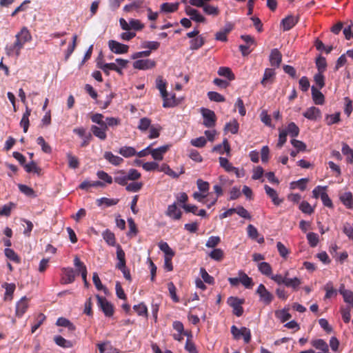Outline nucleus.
I'll return each instance as SVG.
<instances>
[{
	"label": "nucleus",
	"instance_id": "nucleus-1",
	"mask_svg": "<svg viewBox=\"0 0 353 353\" xmlns=\"http://www.w3.org/2000/svg\"><path fill=\"white\" fill-rule=\"evenodd\" d=\"M16 41L10 47V50L15 52L17 56L20 54L21 50L23 48L24 44L31 41L32 36L26 27L21 28V31L15 36Z\"/></svg>",
	"mask_w": 353,
	"mask_h": 353
},
{
	"label": "nucleus",
	"instance_id": "nucleus-2",
	"mask_svg": "<svg viewBox=\"0 0 353 353\" xmlns=\"http://www.w3.org/2000/svg\"><path fill=\"white\" fill-rule=\"evenodd\" d=\"M166 85L167 83L163 80V77L159 76L156 79V86L157 88L160 91L161 97L163 98V108H170L176 105V103L174 100L169 99L168 93L166 90Z\"/></svg>",
	"mask_w": 353,
	"mask_h": 353
},
{
	"label": "nucleus",
	"instance_id": "nucleus-3",
	"mask_svg": "<svg viewBox=\"0 0 353 353\" xmlns=\"http://www.w3.org/2000/svg\"><path fill=\"white\" fill-rule=\"evenodd\" d=\"M97 299V305L102 310L106 317H112L114 313V307L113 304L108 301L104 296L99 294L96 295Z\"/></svg>",
	"mask_w": 353,
	"mask_h": 353
},
{
	"label": "nucleus",
	"instance_id": "nucleus-4",
	"mask_svg": "<svg viewBox=\"0 0 353 353\" xmlns=\"http://www.w3.org/2000/svg\"><path fill=\"white\" fill-rule=\"evenodd\" d=\"M231 333L236 340H239L243 336L245 343H249L251 341V332L248 327H242L241 329H239L236 325H232L231 327Z\"/></svg>",
	"mask_w": 353,
	"mask_h": 353
},
{
	"label": "nucleus",
	"instance_id": "nucleus-5",
	"mask_svg": "<svg viewBox=\"0 0 353 353\" xmlns=\"http://www.w3.org/2000/svg\"><path fill=\"white\" fill-rule=\"evenodd\" d=\"M201 113L203 116V125L208 128H213L216 125V116L214 111L202 108L201 109Z\"/></svg>",
	"mask_w": 353,
	"mask_h": 353
},
{
	"label": "nucleus",
	"instance_id": "nucleus-6",
	"mask_svg": "<svg viewBox=\"0 0 353 353\" xmlns=\"http://www.w3.org/2000/svg\"><path fill=\"white\" fill-rule=\"evenodd\" d=\"M228 304L233 308V314L236 316H242L243 313V308L242 305L244 303V299H241L238 297L230 296L227 301Z\"/></svg>",
	"mask_w": 353,
	"mask_h": 353
},
{
	"label": "nucleus",
	"instance_id": "nucleus-7",
	"mask_svg": "<svg viewBox=\"0 0 353 353\" xmlns=\"http://www.w3.org/2000/svg\"><path fill=\"white\" fill-rule=\"evenodd\" d=\"M256 294L259 296V300L265 305H270L273 299V294L270 292L263 284H260L256 291Z\"/></svg>",
	"mask_w": 353,
	"mask_h": 353
},
{
	"label": "nucleus",
	"instance_id": "nucleus-8",
	"mask_svg": "<svg viewBox=\"0 0 353 353\" xmlns=\"http://www.w3.org/2000/svg\"><path fill=\"white\" fill-rule=\"evenodd\" d=\"M108 47L112 52L117 54H125L128 52L129 49L128 46L114 40H110L108 41Z\"/></svg>",
	"mask_w": 353,
	"mask_h": 353
},
{
	"label": "nucleus",
	"instance_id": "nucleus-9",
	"mask_svg": "<svg viewBox=\"0 0 353 353\" xmlns=\"http://www.w3.org/2000/svg\"><path fill=\"white\" fill-rule=\"evenodd\" d=\"M61 271V282L62 284H69L74 281L76 272L72 268H63Z\"/></svg>",
	"mask_w": 353,
	"mask_h": 353
},
{
	"label": "nucleus",
	"instance_id": "nucleus-10",
	"mask_svg": "<svg viewBox=\"0 0 353 353\" xmlns=\"http://www.w3.org/2000/svg\"><path fill=\"white\" fill-rule=\"evenodd\" d=\"M165 214L172 220H179L182 216V212L177 208L176 202L168 206Z\"/></svg>",
	"mask_w": 353,
	"mask_h": 353
},
{
	"label": "nucleus",
	"instance_id": "nucleus-11",
	"mask_svg": "<svg viewBox=\"0 0 353 353\" xmlns=\"http://www.w3.org/2000/svg\"><path fill=\"white\" fill-rule=\"evenodd\" d=\"M156 66V61L152 59H139L133 63V67L139 70L152 69Z\"/></svg>",
	"mask_w": 353,
	"mask_h": 353
},
{
	"label": "nucleus",
	"instance_id": "nucleus-12",
	"mask_svg": "<svg viewBox=\"0 0 353 353\" xmlns=\"http://www.w3.org/2000/svg\"><path fill=\"white\" fill-rule=\"evenodd\" d=\"M185 11L186 14L190 17V19L194 21L197 23H205L206 21L205 18L201 15L197 10L192 8L190 6H187Z\"/></svg>",
	"mask_w": 353,
	"mask_h": 353
},
{
	"label": "nucleus",
	"instance_id": "nucleus-13",
	"mask_svg": "<svg viewBox=\"0 0 353 353\" xmlns=\"http://www.w3.org/2000/svg\"><path fill=\"white\" fill-rule=\"evenodd\" d=\"M303 115L306 119L311 121H316L321 118V110L315 107L312 106L307 108L303 113Z\"/></svg>",
	"mask_w": 353,
	"mask_h": 353
},
{
	"label": "nucleus",
	"instance_id": "nucleus-14",
	"mask_svg": "<svg viewBox=\"0 0 353 353\" xmlns=\"http://www.w3.org/2000/svg\"><path fill=\"white\" fill-rule=\"evenodd\" d=\"M29 300L26 296H23L16 305V316L21 317L26 312L28 307Z\"/></svg>",
	"mask_w": 353,
	"mask_h": 353
},
{
	"label": "nucleus",
	"instance_id": "nucleus-15",
	"mask_svg": "<svg viewBox=\"0 0 353 353\" xmlns=\"http://www.w3.org/2000/svg\"><path fill=\"white\" fill-rule=\"evenodd\" d=\"M269 60L272 66L279 68L282 61V54L278 49L274 48L271 50Z\"/></svg>",
	"mask_w": 353,
	"mask_h": 353
},
{
	"label": "nucleus",
	"instance_id": "nucleus-16",
	"mask_svg": "<svg viewBox=\"0 0 353 353\" xmlns=\"http://www.w3.org/2000/svg\"><path fill=\"white\" fill-rule=\"evenodd\" d=\"M90 130L94 136L99 138L100 140H105L107 138L106 134V126L104 125H92L90 128Z\"/></svg>",
	"mask_w": 353,
	"mask_h": 353
},
{
	"label": "nucleus",
	"instance_id": "nucleus-17",
	"mask_svg": "<svg viewBox=\"0 0 353 353\" xmlns=\"http://www.w3.org/2000/svg\"><path fill=\"white\" fill-rule=\"evenodd\" d=\"M264 189L265 193L271 199L274 205H279L283 201L282 199L279 198L278 194L274 189L272 188L268 185H265Z\"/></svg>",
	"mask_w": 353,
	"mask_h": 353
},
{
	"label": "nucleus",
	"instance_id": "nucleus-18",
	"mask_svg": "<svg viewBox=\"0 0 353 353\" xmlns=\"http://www.w3.org/2000/svg\"><path fill=\"white\" fill-rule=\"evenodd\" d=\"M298 23V17L290 15L281 21L283 31L292 29Z\"/></svg>",
	"mask_w": 353,
	"mask_h": 353
},
{
	"label": "nucleus",
	"instance_id": "nucleus-19",
	"mask_svg": "<svg viewBox=\"0 0 353 353\" xmlns=\"http://www.w3.org/2000/svg\"><path fill=\"white\" fill-rule=\"evenodd\" d=\"M319 90L314 85L311 88L312 97L316 105H323L325 102V97Z\"/></svg>",
	"mask_w": 353,
	"mask_h": 353
},
{
	"label": "nucleus",
	"instance_id": "nucleus-20",
	"mask_svg": "<svg viewBox=\"0 0 353 353\" xmlns=\"http://www.w3.org/2000/svg\"><path fill=\"white\" fill-rule=\"evenodd\" d=\"M340 201L348 209H353V196L350 192L340 194Z\"/></svg>",
	"mask_w": 353,
	"mask_h": 353
},
{
	"label": "nucleus",
	"instance_id": "nucleus-21",
	"mask_svg": "<svg viewBox=\"0 0 353 353\" xmlns=\"http://www.w3.org/2000/svg\"><path fill=\"white\" fill-rule=\"evenodd\" d=\"M168 145H163L156 149L150 150L152 158L157 161H161L163 158V154L168 151Z\"/></svg>",
	"mask_w": 353,
	"mask_h": 353
},
{
	"label": "nucleus",
	"instance_id": "nucleus-22",
	"mask_svg": "<svg viewBox=\"0 0 353 353\" xmlns=\"http://www.w3.org/2000/svg\"><path fill=\"white\" fill-rule=\"evenodd\" d=\"M288 272H286L285 281L284 283L285 286H286L287 288H291L294 291L298 290L300 285L301 284V279L297 277H294L292 279L288 278Z\"/></svg>",
	"mask_w": 353,
	"mask_h": 353
},
{
	"label": "nucleus",
	"instance_id": "nucleus-23",
	"mask_svg": "<svg viewBox=\"0 0 353 353\" xmlns=\"http://www.w3.org/2000/svg\"><path fill=\"white\" fill-rule=\"evenodd\" d=\"M214 152H217L221 154H223L224 152L227 153V155H230V145L227 139H224L223 141V143L216 145L213 148L212 150Z\"/></svg>",
	"mask_w": 353,
	"mask_h": 353
},
{
	"label": "nucleus",
	"instance_id": "nucleus-24",
	"mask_svg": "<svg viewBox=\"0 0 353 353\" xmlns=\"http://www.w3.org/2000/svg\"><path fill=\"white\" fill-rule=\"evenodd\" d=\"M240 276V283L246 288L250 289L253 287L254 283L252 279L249 277L244 272L239 271L238 273Z\"/></svg>",
	"mask_w": 353,
	"mask_h": 353
},
{
	"label": "nucleus",
	"instance_id": "nucleus-25",
	"mask_svg": "<svg viewBox=\"0 0 353 353\" xmlns=\"http://www.w3.org/2000/svg\"><path fill=\"white\" fill-rule=\"evenodd\" d=\"M205 40L201 35L198 36L190 41V49L196 50L205 44Z\"/></svg>",
	"mask_w": 353,
	"mask_h": 353
},
{
	"label": "nucleus",
	"instance_id": "nucleus-26",
	"mask_svg": "<svg viewBox=\"0 0 353 353\" xmlns=\"http://www.w3.org/2000/svg\"><path fill=\"white\" fill-rule=\"evenodd\" d=\"M220 165L225 169L226 172H235L236 175L239 176L238 169L234 167L229 161L225 157H219V158Z\"/></svg>",
	"mask_w": 353,
	"mask_h": 353
},
{
	"label": "nucleus",
	"instance_id": "nucleus-27",
	"mask_svg": "<svg viewBox=\"0 0 353 353\" xmlns=\"http://www.w3.org/2000/svg\"><path fill=\"white\" fill-rule=\"evenodd\" d=\"M114 181L121 185H126L128 183L126 172L123 170L116 172Z\"/></svg>",
	"mask_w": 353,
	"mask_h": 353
},
{
	"label": "nucleus",
	"instance_id": "nucleus-28",
	"mask_svg": "<svg viewBox=\"0 0 353 353\" xmlns=\"http://www.w3.org/2000/svg\"><path fill=\"white\" fill-rule=\"evenodd\" d=\"M103 157L110 163L114 165H119L123 161L121 157L113 154L111 152H105Z\"/></svg>",
	"mask_w": 353,
	"mask_h": 353
},
{
	"label": "nucleus",
	"instance_id": "nucleus-29",
	"mask_svg": "<svg viewBox=\"0 0 353 353\" xmlns=\"http://www.w3.org/2000/svg\"><path fill=\"white\" fill-rule=\"evenodd\" d=\"M23 168L28 173L33 172L37 174L38 176L41 174V169L37 166V164L34 161H31L30 163H26Z\"/></svg>",
	"mask_w": 353,
	"mask_h": 353
},
{
	"label": "nucleus",
	"instance_id": "nucleus-30",
	"mask_svg": "<svg viewBox=\"0 0 353 353\" xmlns=\"http://www.w3.org/2000/svg\"><path fill=\"white\" fill-rule=\"evenodd\" d=\"M199 8H202L203 12L208 14L213 17H216L219 14L220 11L218 7L211 6L208 3L203 4V6H201Z\"/></svg>",
	"mask_w": 353,
	"mask_h": 353
},
{
	"label": "nucleus",
	"instance_id": "nucleus-31",
	"mask_svg": "<svg viewBox=\"0 0 353 353\" xmlns=\"http://www.w3.org/2000/svg\"><path fill=\"white\" fill-rule=\"evenodd\" d=\"M258 270L263 275L270 277L272 273L271 265L267 262H260L258 263Z\"/></svg>",
	"mask_w": 353,
	"mask_h": 353
},
{
	"label": "nucleus",
	"instance_id": "nucleus-32",
	"mask_svg": "<svg viewBox=\"0 0 353 353\" xmlns=\"http://www.w3.org/2000/svg\"><path fill=\"white\" fill-rule=\"evenodd\" d=\"M217 73L219 76L226 77L229 81H232L235 79L234 73L228 67H220Z\"/></svg>",
	"mask_w": 353,
	"mask_h": 353
},
{
	"label": "nucleus",
	"instance_id": "nucleus-33",
	"mask_svg": "<svg viewBox=\"0 0 353 353\" xmlns=\"http://www.w3.org/2000/svg\"><path fill=\"white\" fill-rule=\"evenodd\" d=\"M56 325L58 326L67 327L69 331L72 332L76 330L75 325L68 319L63 317L59 318L57 321Z\"/></svg>",
	"mask_w": 353,
	"mask_h": 353
},
{
	"label": "nucleus",
	"instance_id": "nucleus-34",
	"mask_svg": "<svg viewBox=\"0 0 353 353\" xmlns=\"http://www.w3.org/2000/svg\"><path fill=\"white\" fill-rule=\"evenodd\" d=\"M308 179L303 178L296 181H292L290 183V186L291 189L299 188L301 191H304L306 189V185L308 182Z\"/></svg>",
	"mask_w": 353,
	"mask_h": 353
},
{
	"label": "nucleus",
	"instance_id": "nucleus-35",
	"mask_svg": "<svg viewBox=\"0 0 353 353\" xmlns=\"http://www.w3.org/2000/svg\"><path fill=\"white\" fill-rule=\"evenodd\" d=\"M55 343L63 348H70L73 346L72 343L70 341L65 339L63 336L58 335L54 338Z\"/></svg>",
	"mask_w": 353,
	"mask_h": 353
},
{
	"label": "nucleus",
	"instance_id": "nucleus-36",
	"mask_svg": "<svg viewBox=\"0 0 353 353\" xmlns=\"http://www.w3.org/2000/svg\"><path fill=\"white\" fill-rule=\"evenodd\" d=\"M179 3H163L161 5V11L164 12H174L179 9Z\"/></svg>",
	"mask_w": 353,
	"mask_h": 353
},
{
	"label": "nucleus",
	"instance_id": "nucleus-37",
	"mask_svg": "<svg viewBox=\"0 0 353 353\" xmlns=\"http://www.w3.org/2000/svg\"><path fill=\"white\" fill-rule=\"evenodd\" d=\"M239 125L236 119L227 123L225 125L224 130L225 132H230L233 134H235L239 131Z\"/></svg>",
	"mask_w": 353,
	"mask_h": 353
},
{
	"label": "nucleus",
	"instance_id": "nucleus-38",
	"mask_svg": "<svg viewBox=\"0 0 353 353\" xmlns=\"http://www.w3.org/2000/svg\"><path fill=\"white\" fill-rule=\"evenodd\" d=\"M276 73L274 69L272 68H266L264 72L263 77L261 81V83L265 86L268 81H271V79L274 78Z\"/></svg>",
	"mask_w": 353,
	"mask_h": 353
},
{
	"label": "nucleus",
	"instance_id": "nucleus-39",
	"mask_svg": "<svg viewBox=\"0 0 353 353\" xmlns=\"http://www.w3.org/2000/svg\"><path fill=\"white\" fill-rule=\"evenodd\" d=\"M119 201V199H109L106 197H102L97 200V203L99 206L104 204L106 207H110L117 205Z\"/></svg>",
	"mask_w": 353,
	"mask_h": 353
},
{
	"label": "nucleus",
	"instance_id": "nucleus-40",
	"mask_svg": "<svg viewBox=\"0 0 353 353\" xmlns=\"http://www.w3.org/2000/svg\"><path fill=\"white\" fill-rule=\"evenodd\" d=\"M103 237L105 242L111 246H114L116 244V239L114 234L108 229L103 232Z\"/></svg>",
	"mask_w": 353,
	"mask_h": 353
},
{
	"label": "nucleus",
	"instance_id": "nucleus-41",
	"mask_svg": "<svg viewBox=\"0 0 353 353\" xmlns=\"http://www.w3.org/2000/svg\"><path fill=\"white\" fill-rule=\"evenodd\" d=\"M119 154L125 158L134 156L137 154L136 150L133 147L123 146L119 149Z\"/></svg>",
	"mask_w": 353,
	"mask_h": 353
},
{
	"label": "nucleus",
	"instance_id": "nucleus-42",
	"mask_svg": "<svg viewBox=\"0 0 353 353\" xmlns=\"http://www.w3.org/2000/svg\"><path fill=\"white\" fill-rule=\"evenodd\" d=\"M133 310L137 313L139 316L147 318L148 316L147 306L143 303L133 306Z\"/></svg>",
	"mask_w": 353,
	"mask_h": 353
},
{
	"label": "nucleus",
	"instance_id": "nucleus-43",
	"mask_svg": "<svg viewBox=\"0 0 353 353\" xmlns=\"http://www.w3.org/2000/svg\"><path fill=\"white\" fill-rule=\"evenodd\" d=\"M312 345L317 350H320L324 352H328V345L323 339H319L314 340L312 341Z\"/></svg>",
	"mask_w": 353,
	"mask_h": 353
},
{
	"label": "nucleus",
	"instance_id": "nucleus-44",
	"mask_svg": "<svg viewBox=\"0 0 353 353\" xmlns=\"http://www.w3.org/2000/svg\"><path fill=\"white\" fill-rule=\"evenodd\" d=\"M4 253L6 256L9 259L10 261H12L17 263H20L21 259L17 255V254L12 250L9 248H7L4 250Z\"/></svg>",
	"mask_w": 353,
	"mask_h": 353
},
{
	"label": "nucleus",
	"instance_id": "nucleus-45",
	"mask_svg": "<svg viewBox=\"0 0 353 353\" xmlns=\"http://www.w3.org/2000/svg\"><path fill=\"white\" fill-rule=\"evenodd\" d=\"M116 63H97V67L100 69H101L103 72L106 75L110 74V70H114L116 69Z\"/></svg>",
	"mask_w": 353,
	"mask_h": 353
},
{
	"label": "nucleus",
	"instance_id": "nucleus-46",
	"mask_svg": "<svg viewBox=\"0 0 353 353\" xmlns=\"http://www.w3.org/2000/svg\"><path fill=\"white\" fill-rule=\"evenodd\" d=\"M151 120L148 117L141 118L139 120V123L137 128L141 132H145L152 125H151Z\"/></svg>",
	"mask_w": 353,
	"mask_h": 353
},
{
	"label": "nucleus",
	"instance_id": "nucleus-47",
	"mask_svg": "<svg viewBox=\"0 0 353 353\" xmlns=\"http://www.w3.org/2000/svg\"><path fill=\"white\" fill-rule=\"evenodd\" d=\"M18 188L22 193H23L24 194H26L28 196L32 197V198H35L37 196V194H36L34 190L32 188H30L26 185L19 184Z\"/></svg>",
	"mask_w": 353,
	"mask_h": 353
},
{
	"label": "nucleus",
	"instance_id": "nucleus-48",
	"mask_svg": "<svg viewBox=\"0 0 353 353\" xmlns=\"http://www.w3.org/2000/svg\"><path fill=\"white\" fill-rule=\"evenodd\" d=\"M158 246L159 249L165 253V256H174V252L166 242L161 241L159 243Z\"/></svg>",
	"mask_w": 353,
	"mask_h": 353
},
{
	"label": "nucleus",
	"instance_id": "nucleus-49",
	"mask_svg": "<svg viewBox=\"0 0 353 353\" xmlns=\"http://www.w3.org/2000/svg\"><path fill=\"white\" fill-rule=\"evenodd\" d=\"M37 143L41 147L43 152L50 154L52 152V148L48 143L46 142L43 137H39L37 139Z\"/></svg>",
	"mask_w": 353,
	"mask_h": 353
},
{
	"label": "nucleus",
	"instance_id": "nucleus-50",
	"mask_svg": "<svg viewBox=\"0 0 353 353\" xmlns=\"http://www.w3.org/2000/svg\"><path fill=\"white\" fill-rule=\"evenodd\" d=\"M316 65L318 69V72H324L327 68V62L325 57L319 56L316 59Z\"/></svg>",
	"mask_w": 353,
	"mask_h": 353
},
{
	"label": "nucleus",
	"instance_id": "nucleus-51",
	"mask_svg": "<svg viewBox=\"0 0 353 353\" xmlns=\"http://www.w3.org/2000/svg\"><path fill=\"white\" fill-rule=\"evenodd\" d=\"M208 97L212 101L224 102L225 101V98L222 94L214 91L208 92Z\"/></svg>",
	"mask_w": 353,
	"mask_h": 353
},
{
	"label": "nucleus",
	"instance_id": "nucleus-52",
	"mask_svg": "<svg viewBox=\"0 0 353 353\" xmlns=\"http://www.w3.org/2000/svg\"><path fill=\"white\" fill-rule=\"evenodd\" d=\"M74 265L77 268V274L79 275V274H82L83 272V269L85 270H87V268L85 265V264L80 260V259L78 257V256H75L74 259Z\"/></svg>",
	"mask_w": 353,
	"mask_h": 353
},
{
	"label": "nucleus",
	"instance_id": "nucleus-53",
	"mask_svg": "<svg viewBox=\"0 0 353 353\" xmlns=\"http://www.w3.org/2000/svg\"><path fill=\"white\" fill-rule=\"evenodd\" d=\"M285 130L287 131L288 134H289L292 137H296L299 134V128L294 122L290 123L287 127V130Z\"/></svg>",
	"mask_w": 353,
	"mask_h": 353
},
{
	"label": "nucleus",
	"instance_id": "nucleus-54",
	"mask_svg": "<svg viewBox=\"0 0 353 353\" xmlns=\"http://www.w3.org/2000/svg\"><path fill=\"white\" fill-rule=\"evenodd\" d=\"M323 73L318 72L314 76V81L319 89H321L325 86V77Z\"/></svg>",
	"mask_w": 353,
	"mask_h": 353
},
{
	"label": "nucleus",
	"instance_id": "nucleus-55",
	"mask_svg": "<svg viewBox=\"0 0 353 353\" xmlns=\"http://www.w3.org/2000/svg\"><path fill=\"white\" fill-rule=\"evenodd\" d=\"M143 185L142 182H132L129 184L127 183L125 189L128 192H137L142 188Z\"/></svg>",
	"mask_w": 353,
	"mask_h": 353
},
{
	"label": "nucleus",
	"instance_id": "nucleus-56",
	"mask_svg": "<svg viewBox=\"0 0 353 353\" xmlns=\"http://www.w3.org/2000/svg\"><path fill=\"white\" fill-rule=\"evenodd\" d=\"M128 223L129 225V232L128 233V236H135L138 233V229L135 222L134 221L132 218H129L128 219Z\"/></svg>",
	"mask_w": 353,
	"mask_h": 353
},
{
	"label": "nucleus",
	"instance_id": "nucleus-57",
	"mask_svg": "<svg viewBox=\"0 0 353 353\" xmlns=\"http://www.w3.org/2000/svg\"><path fill=\"white\" fill-rule=\"evenodd\" d=\"M150 133L148 138L150 139H155L159 137L161 127L159 125H152L150 128Z\"/></svg>",
	"mask_w": 353,
	"mask_h": 353
},
{
	"label": "nucleus",
	"instance_id": "nucleus-58",
	"mask_svg": "<svg viewBox=\"0 0 353 353\" xmlns=\"http://www.w3.org/2000/svg\"><path fill=\"white\" fill-rule=\"evenodd\" d=\"M168 288L170 293V296L174 303H178L179 299L176 295V288L172 282H170L168 284Z\"/></svg>",
	"mask_w": 353,
	"mask_h": 353
},
{
	"label": "nucleus",
	"instance_id": "nucleus-59",
	"mask_svg": "<svg viewBox=\"0 0 353 353\" xmlns=\"http://www.w3.org/2000/svg\"><path fill=\"white\" fill-rule=\"evenodd\" d=\"M299 209L303 213L311 214L314 212V208L305 201H302L299 205Z\"/></svg>",
	"mask_w": 353,
	"mask_h": 353
},
{
	"label": "nucleus",
	"instance_id": "nucleus-60",
	"mask_svg": "<svg viewBox=\"0 0 353 353\" xmlns=\"http://www.w3.org/2000/svg\"><path fill=\"white\" fill-rule=\"evenodd\" d=\"M67 158L68 160V166L70 168L76 169L79 166V161L75 156L72 155L71 153H68Z\"/></svg>",
	"mask_w": 353,
	"mask_h": 353
},
{
	"label": "nucleus",
	"instance_id": "nucleus-61",
	"mask_svg": "<svg viewBox=\"0 0 353 353\" xmlns=\"http://www.w3.org/2000/svg\"><path fill=\"white\" fill-rule=\"evenodd\" d=\"M307 239L310 245L312 248L316 247L319 243V236L314 232H309L307 234Z\"/></svg>",
	"mask_w": 353,
	"mask_h": 353
},
{
	"label": "nucleus",
	"instance_id": "nucleus-62",
	"mask_svg": "<svg viewBox=\"0 0 353 353\" xmlns=\"http://www.w3.org/2000/svg\"><path fill=\"white\" fill-rule=\"evenodd\" d=\"M209 256L214 260L220 261L223 258V252L220 248L214 249L209 254Z\"/></svg>",
	"mask_w": 353,
	"mask_h": 353
},
{
	"label": "nucleus",
	"instance_id": "nucleus-63",
	"mask_svg": "<svg viewBox=\"0 0 353 353\" xmlns=\"http://www.w3.org/2000/svg\"><path fill=\"white\" fill-rule=\"evenodd\" d=\"M327 124L331 125L334 123H337L340 121V112H337L334 114L327 115L325 118Z\"/></svg>",
	"mask_w": 353,
	"mask_h": 353
},
{
	"label": "nucleus",
	"instance_id": "nucleus-64",
	"mask_svg": "<svg viewBox=\"0 0 353 353\" xmlns=\"http://www.w3.org/2000/svg\"><path fill=\"white\" fill-rule=\"evenodd\" d=\"M343 231L344 234L351 240H353V225L349 223L343 225Z\"/></svg>",
	"mask_w": 353,
	"mask_h": 353
}]
</instances>
